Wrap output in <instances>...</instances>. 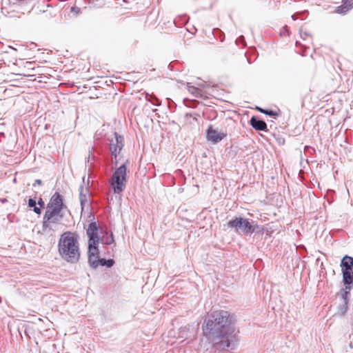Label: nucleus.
Wrapping results in <instances>:
<instances>
[{"label":"nucleus","mask_w":353,"mask_h":353,"mask_svg":"<svg viewBox=\"0 0 353 353\" xmlns=\"http://www.w3.org/2000/svg\"><path fill=\"white\" fill-rule=\"evenodd\" d=\"M47 205L48 208L55 207L60 210L66 208L63 203V196L58 192H54Z\"/></svg>","instance_id":"10"},{"label":"nucleus","mask_w":353,"mask_h":353,"mask_svg":"<svg viewBox=\"0 0 353 353\" xmlns=\"http://www.w3.org/2000/svg\"><path fill=\"white\" fill-rule=\"evenodd\" d=\"M250 125L256 130L267 132L268 131L265 121L257 117L253 116L250 120Z\"/></svg>","instance_id":"12"},{"label":"nucleus","mask_w":353,"mask_h":353,"mask_svg":"<svg viewBox=\"0 0 353 353\" xmlns=\"http://www.w3.org/2000/svg\"><path fill=\"white\" fill-rule=\"evenodd\" d=\"M271 234H272V232L267 231V232H265V236H271Z\"/></svg>","instance_id":"32"},{"label":"nucleus","mask_w":353,"mask_h":353,"mask_svg":"<svg viewBox=\"0 0 353 353\" xmlns=\"http://www.w3.org/2000/svg\"><path fill=\"white\" fill-rule=\"evenodd\" d=\"M188 90L195 97L203 98V92L199 88L194 85H190L189 83H188Z\"/></svg>","instance_id":"16"},{"label":"nucleus","mask_w":353,"mask_h":353,"mask_svg":"<svg viewBox=\"0 0 353 353\" xmlns=\"http://www.w3.org/2000/svg\"><path fill=\"white\" fill-rule=\"evenodd\" d=\"M349 290H346V288L345 289L341 290V298L343 299V303H348V296L350 294Z\"/></svg>","instance_id":"19"},{"label":"nucleus","mask_w":353,"mask_h":353,"mask_svg":"<svg viewBox=\"0 0 353 353\" xmlns=\"http://www.w3.org/2000/svg\"><path fill=\"white\" fill-rule=\"evenodd\" d=\"M41 184H42V181L41 179H36L32 185L34 187H35L36 185H41Z\"/></svg>","instance_id":"31"},{"label":"nucleus","mask_w":353,"mask_h":353,"mask_svg":"<svg viewBox=\"0 0 353 353\" xmlns=\"http://www.w3.org/2000/svg\"><path fill=\"white\" fill-rule=\"evenodd\" d=\"M264 230H265V228L264 227H260L259 226V228H256L255 230V233L256 234H263L264 232Z\"/></svg>","instance_id":"29"},{"label":"nucleus","mask_w":353,"mask_h":353,"mask_svg":"<svg viewBox=\"0 0 353 353\" xmlns=\"http://www.w3.org/2000/svg\"><path fill=\"white\" fill-rule=\"evenodd\" d=\"M28 205L29 208H34L37 205L36 196L28 199Z\"/></svg>","instance_id":"25"},{"label":"nucleus","mask_w":353,"mask_h":353,"mask_svg":"<svg viewBox=\"0 0 353 353\" xmlns=\"http://www.w3.org/2000/svg\"><path fill=\"white\" fill-rule=\"evenodd\" d=\"M89 192L90 190L88 186L84 187L83 184L79 186V201L82 210L85 205L88 204Z\"/></svg>","instance_id":"13"},{"label":"nucleus","mask_w":353,"mask_h":353,"mask_svg":"<svg viewBox=\"0 0 353 353\" xmlns=\"http://www.w3.org/2000/svg\"><path fill=\"white\" fill-rule=\"evenodd\" d=\"M340 266L343 274V283L346 290L353 288V257L345 255L341 261Z\"/></svg>","instance_id":"5"},{"label":"nucleus","mask_w":353,"mask_h":353,"mask_svg":"<svg viewBox=\"0 0 353 353\" xmlns=\"http://www.w3.org/2000/svg\"><path fill=\"white\" fill-rule=\"evenodd\" d=\"M88 1H89V2L93 1V0H88Z\"/></svg>","instance_id":"38"},{"label":"nucleus","mask_w":353,"mask_h":353,"mask_svg":"<svg viewBox=\"0 0 353 353\" xmlns=\"http://www.w3.org/2000/svg\"><path fill=\"white\" fill-rule=\"evenodd\" d=\"M88 263L92 269H97L99 265L106 268L112 267L115 262L112 259H104L99 257V250L88 254Z\"/></svg>","instance_id":"6"},{"label":"nucleus","mask_w":353,"mask_h":353,"mask_svg":"<svg viewBox=\"0 0 353 353\" xmlns=\"http://www.w3.org/2000/svg\"><path fill=\"white\" fill-rule=\"evenodd\" d=\"M245 41V38L243 35H241L239 36L236 39V43L238 44L239 43H244Z\"/></svg>","instance_id":"27"},{"label":"nucleus","mask_w":353,"mask_h":353,"mask_svg":"<svg viewBox=\"0 0 353 353\" xmlns=\"http://www.w3.org/2000/svg\"><path fill=\"white\" fill-rule=\"evenodd\" d=\"M256 110L263 114L272 117L274 118H276L279 116V113L271 109H263L262 108L257 107Z\"/></svg>","instance_id":"17"},{"label":"nucleus","mask_w":353,"mask_h":353,"mask_svg":"<svg viewBox=\"0 0 353 353\" xmlns=\"http://www.w3.org/2000/svg\"><path fill=\"white\" fill-rule=\"evenodd\" d=\"M77 234L68 231L63 232L58 242V251L62 259L70 263H76L80 258Z\"/></svg>","instance_id":"2"},{"label":"nucleus","mask_w":353,"mask_h":353,"mask_svg":"<svg viewBox=\"0 0 353 353\" xmlns=\"http://www.w3.org/2000/svg\"><path fill=\"white\" fill-rule=\"evenodd\" d=\"M347 304L346 303H342L338 307V313L341 315H344L347 310Z\"/></svg>","instance_id":"21"},{"label":"nucleus","mask_w":353,"mask_h":353,"mask_svg":"<svg viewBox=\"0 0 353 353\" xmlns=\"http://www.w3.org/2000/svg\"><path fill=\"white\" fill-rule=\"evenodd\" d=\"M37 204L39 205V206L40 208H44V206H45V202H44V201L43 200V199H42V198H39V199H38V201H37Z\"/></svg>","instance_id":"28"},{"label":"nucleus","mask_w":353,"mask_h":353,"mask_svg":"<svg viewBox=\"0 0 353 353\" xmlns=\"http://www.w3.org/2000/svg\"><path fill=\"white\" fill-rule=\"evenodd\" d=\"M292 19L294 21H295V20L297 19V17H296V14H295L292 15Z\"/></svg>","instance_id":"33"},{"label":"nucleus","mask_w":353,"mask_h":353,"mask_svg":"<svg viewBox=\"0 0 353 353\" xmlns=\"http://www.w3.org/2000/svg\"><path fill=\"white\" fill-rule=\"evenodd\" d=\"M26 63H27L28 65H32V62H27Z\"/></svg>","instance_id":"35"},{"label":"nucleus","mask_w":353,"mask_h":353,"mask_svg":"<svg viewBox=\"0 0 353 353\" xmlns=\"http://www.w3.org/2000/svg\"><path fill=\"white\" fill-rule=\"evenodd\" d=\"M129 161L117 168L113 172L110 183L114 194H120L125 188L127 166Z\"/></svg>","instance_id":"4"},{"label":"nucleus","mask_w":353,"mask_h":353,"mask_svg":"<svg viewBox=\"0 0 353 353\" xmlns=\"http://www.w3.org/2000/svg\"><path fill=\"white\" fill-rule=\"evenodd\" d=\"M61 211L62 210H60L55 207L48 208L47 206L46 212L43 217L44 223H46V222L47 221H54L55 223L59 222L60 221V219L62 217V216H60V217H59V214Z\"/></svg>","instance_id":"8"},{"label":"nucleus","mask_w":353,"mask_h":353,"mask_svg":"<svg viewBox=\"0 0 353 353\" xmlns=\"http://www.w3.org/2000/svg\"><path fill=\"white\" fill-rule=\"evenodd\" d=\"M44 220L43 219V221H42V230L43 232H48V231H50L52 230V228H51V225L50 224L51 223H56L54 221H47L46 222V224H44Z\"/></svg>","instance_id":"20"},{"label":"nucleus","mask_w":353,"mask_h":353,"mask_svg":"<svg viewBox=\"0 0 353 353\" xmlns=\"http://www.w3.org/2000/svg\"><path fill=\"white\" fill-rule=\"evenodd\" d=\"M33 211L34 213H36L37 214L39 215L41 214V208H40L39 206L37 207V205L35 206H34L33 208Z\"/></svg>","instance_id":"26"},{"label":"nucleus","mask_w":353,"mask_h":353,"mask_svg":"<svg viewBox=\"0 0 353 353\" xmlns=\"http://www.w3.org/2000/svg\"><path fill=\"white\" fill-rule=\"evenodd\" d=\"M212 34L215 38L219 39L221 42L225 39V34L219 28H214Z\"/></svg>","instance_id":"18"},{"label":"nucleus","mask_w":353,"mask_h":353,"mask_svg":"<svg viewBox=\"0 0 353 353\" xmlns=\"http://www.w3.org/2000/svg\"><path fill=\"white\" fill-rule=\"evenodd\" d=\"M227 137L225 132H219L216 130L214 129L211 125L207 129L206 137L207 140L213 143H216L222 141Z\"/></svg>","instance_id":"9"},{"label":"nucleus","mask_w":353,"mask_h":353,"mask_svg":"<svg viewBox=\"0 0 353 353\" xmlns=\"http://www.w3.org/2000/svg\"><path fill=\"white\" fill-rule=\"evenodd\" d=\"M92 166V163H90V164L89 165V167L91 168Z\"/></svg>","instance_id":"36"},{"label":"nucleus","mask_w":353,"mask_h":353,"mask_svg":"<svg viewBox=\"0 0 353 353\" xmlns=\"http://www.w3.org/2000/svg\"><path fill=\"white\" fill-rule=\"evenodd\" d=\"M198 85L201 88H212V92H214L216 90V85H212L210 87V83H207L206 81H202L201 83H198Z\"/></svg>","instance_id":"22"},{"label":"nucleus","mask_w":353,"mask_h":353,"mask_svg":"<svg viewBox=\"0 0 353 353\" xmlns=\"http://www.w3.org/2000/svg\"><path fill=\"white\" fill-rule=\"evenodd\" d=\"M108 230H105L104 231V234H108Z\"/></svg>","instance_id":"34"},{"label":"nucleus","mask_w":353,"mask_h":353,"mask_svg":"<svg viewBox=\"0 0 353 353\" xmlns=\"http://www.w3.org/2000/svg\"><path fill=\"white\" fill-rule=\"evenodd\" d=\"M234 314L224 310L208 314L201 328L203 336L215 350H235L239 339Z\"/></svg>","instance_id":"1"},{"label":"nucleus","mask_w":353,"mask_h":353,"mask_svg":"<svg viewBox=\"0 0 353 353\" xmlns=\"http://www.w3.org/2000/svg\"><path fill=\"white\" fill-rule=\"evenodd\" d=\"M103 242V239L99 234L88 238V254L99 251V243Z\"/></svg>","instance_id":"11"},{"label":"nucleus","mask_w":353,"mask_h":353,"mask_svg":"<svg viewBox=\"0 0 353 353\" xmlns=\"http://www.w3.org/2000/svg\"><path fill=\"white\" fill-rule=\"evenodd\" d=\"M150 101L151 103H153V105H156V106H159V105H161V102H160V101H159L158 99H157V98H155L153 101L150 100Z\"/></svg>","instance_id":"30"},{"label":"nucleus","mask_w":353,"mask_h":353,"mask_svg":"<svg viewBox=\"0 0 353 353\" xmlns=\"http://www.w3.org/2000/svg\"><path fill=\"white\" fill-rule=\"evenodd\" d=\"M115 141L112 139L110 141V152L111 155L114 158V164L117 165V156L120 154L121 151L124 147V138L123 136L119 134L117 132L114 133Z\"/></svg>","instance_id":"7"},{"label":"nucleus","mask_w":353,"mask_h":353,"mask_svg":"<svg viewBox=\"0 0 353 353\" xmlns=\"http://www.w3.org/2000/svg\"><path fill=\"white\" fill-rule=\"evenodd\" d=\"M227 226L233 228L236 232L242 233L244 235H250L256 228H259L256 221L242 216L232 219L228 222Z\"/></svg>","instance_id":"3"},{"label":"nucleus","mask_w":353,"mask_h":353,"mask_svg":"<svg viewBox=\"0 0 353 353\" xmlns=\"http://www.w3.org/2000/svg\"><path fill=\"white\" fill-rule=\"evenodd\" d=\"M99 230V225L95 221L90 222L86 230L88 238L92 236L98 234Z\"/></svg>","instance_id":"15"},{"label":"nucleus","mask_w":353,"mask_h":353,"mask_svg":"<svg viewBox=\"0 0 353 353\" xmlns=\"http://www.w3.org/2000/svg\"><path fill=\"white\" fill-rule=\"evenodd\" d=\"M103 243L106 245H111L114 243V239L112 232L110 233V236L105 237V239H103Z\"/></svg>","instance_id":"23"},{"label":"nucleus","mask_w":353,"mask_h":353,"mask_svg":"<svg viewBox=\"0 0 353 353\" xmlns=\"http://www.w3.org/2000/svg\"><path fill=\"white\" fill-rule=\"evenodd\" d=\"M94 147H92L91 150H89L88 157L87 158V160L85 161V163H89L90 161H94L95 156L93 154V151L94 150Z\"/></svg>","instance_id":"24"},{"label":"nucleus","mask_w":353,"mask_h":353,"mask_svg":"<svg viewBox=\"0 0 353 353\" xmlns=\"http://www.w3.org/2000/svg\"><path fill=\"white\" fill-rule=\"evenodd\" d=\"M353 8V0H342V4L335 10L336 13L345 14Z\"/></svg>","instance_id":"14"},{"label":"nucleus","mask_w":353,"mask_h":353,"mask_svg":"<svg viewBox=\"0 0 353 353\" xmlns=\"http://www.w3.org/2000/svg\"><path fill=\"white\" fill-rule=\"evenodd\" d=\"M2 302V299L1 297L0 296V303Z\"/></svg>","instance_id":"37"}]
</instances>
